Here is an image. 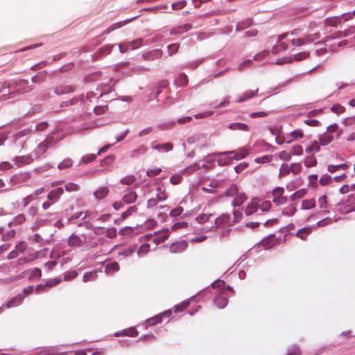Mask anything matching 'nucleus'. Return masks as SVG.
I'll return each mask as SVG.
<instances>
[{
    "label": "nucleus",
    "mask_w": 355,
    "mask_h": 355,
    "mask_svg": "<svg viewBox=\"0 0 355 355\" xmlns=\"http://www.w3.org/2000/svg\"><path fill=\"white\" fill-rule=\"evenodd\" d=\"M52 139L46 138L44 141L39 144L37 148L32 153L35 159L40 158L46 152L52 142Z\"/></svg>",
    "instance_id": "1"
},
{
    "label": "nucleus",
    "mask_w": 355,
    "mask_h": 355,
    "mask_svg": "<svg viewBox=\"0 0 355 355\" xmlns=\"http://www.w3.org/2000/svg\"><path fill=\"white\" fill-rule=\"evenodd\" d=\"M284 189L283 187H277L273 189L272 192V196L273 197L272 201L277 205H281L284 204L287 198L284 196Z\"/></svg>",
    "instance_id": "2"
},
{
    "label": "nucleus",
    "mask_w": 355,
    "mask_h": 355,
    "mask_svg": "<svg viewBox=\"0 0 355 355\" xmlns=\"http://www.w3.org/2000/svg\"><path fill=\"white\" fill-rule=\"evenodd\" d=\"M232 154L234 155V156L232 157V158L234 159L240 160L241 159L246 157L248 155L249 153H248V150L246 148L242 147V148H239L236 150L226 151V152H222V153H218V155L219 156H224L226 155H232Z\"/></svg>",
    "instance_id": "3"
},
{
    "label": "nucleus",
    "mask_w": 355,
    "mask_h": 355,
    "mask_svg": "<svg viewBox=\"0 0 355 355\" xmlns=\"http://www.w3.org/2000/svg\"><path fill=\"white\" fill-rule=\"evenodd\" d=\"M172 314V311L171 310L165 311L154 317L148 318L146 320V325L148 327L153 326L156 324L161 323L162 322L163 318H168Z\"/></svg>",
    "instance_id": "4"
},
{
    "label": "nucleus",
    "mask_w": 355,
    "mask_h": 355,
    "mask_svg": "<svg viewBox=\"0 0 355 355\" xmlns=\"http://www.w3.org/2000/svg\"><path fill=\"white\" fill-rule=\"evenodd\" d=\"M35 157L33 154L23 156H17L13 159L15 164L17 167H21L25 165L31 164L34 161Z\"/></svg>",
    "instance_id": "5"
},
{
    "label": "nucleus",
    "mask_w": 355,
    "mask_h": 355,
    "mask_svg": "<svg viewBox=\"0 0 355 355\" xmlns=\"http://www.w3.org/2000/svg\"><path fill=\"white\" fill-rule=\"evenodd\" d=\"M188 244L186 241H182L172 243L169 247V251L171 253H181L187 248Z\"/></svg>",
    "instance_id": "6"
},
{
    "label": "nucleus",
    "mask_w": 355,
    "mask_h": 355,
    "mask_svg": "<svg viewBox=\"0 0 355 355\" xmlns=\"http://www.w3.org/2000/svg\"><path fill=\"white\" fill-rule=\"evenodd\" d=\"M215 223L217 227L232 225V216L223 214L216 219Z\"/></svg>",
    "instance_id": "7"
},
{
    "label": "nucleus",
    "mask_w": 355,
    "mask_h": 355,
    "mask_svg": "<svg viewBox=\"0 0 355 355\" xmlns=\"http://www.w3.org/2000/svg\"><path fill=\"white\" fill-rule=\"evenodd\" d=\"M85 243V241L76 234H71L68 239V244L71 247H80Z\"/></svg>",
    "instance_id": "8"
},
{
    "label": "nucleus",
    "mask_w": 355,
    "mask_h": 355,
    "mask_svg": "<svg viewBox=\"0 0 355 355\" xmlns=\"http://www.w3.org/2000/svg\"><path fill=\"white\" fill-rule=\"evenodd\" d=\"M304 137V133L302 130L297 129L292 131L289 135H287L286 137H284V141L286 143L290 144L293 140L301 139Z\"/></svg>",
    "instance_id": "9"
},
{
    "label": "nucleus",
    "mask_w": 355,
    "mask_h": 355,
    "mask_svg": "<svg viewBox=\"0 0 355 355\" xmlns=\"http://www.w3.org/2000/svg\"><path fill=\"white\" fill-rule=\"evenodd\" d=\"M214 302L218 308L223 309L225 307L228 303V297L223 291L217 295L214 300Z\"/></svg>",
    "instance_id": "10"
},
{
    "label": "nucleus",
    "mask_w": 355,
    "mask_h": 355,
    "mask_svg": "<svg viewBox=\"0 0 355 355\" xmlns=\"http://www.w3.org/2000/svg\"><path fill=\"white\" fill-rule=\"evenodd\" d=\"M277 243L275 236L274 234H271L268 236L267 238L263 239L260 244L263 248L269 249L272 248Z\"/></svg>",
    "instance_id": "11"
},
{
    "label": "nucleus",
    "mask_w": 355,
    "mask_h": 355,
    "mask_svg": "<svg viewBox=\"0 0 355 355\" xmlns=\"http://www.w3.org/2000/svg\"><path fill=\"white\" fill-rule=\"evenodd\" d=\"M74 87L69 85H62L55 89V93L58 95L69 94L74 91Z\"/></svg>",
    "instance_id": "12"
},
{
    "label": "nucleus",
    "mask_w": 355,
    "mask_h": 355,
    "mask_svg": "<svg viewBox=\"0 0 355 355\" xmlns=\"http://www.w3.org/2000/svg\"><path fill=\"white\" fill-rule=\"evenodd\" d=\"M15 87L18 88L21 93H26L33 89L31 86L28 85V80H20L16 82Z\"/></svg>",
    "instance_id": "13"
},
{
    "label": "nucleus",
    "mask_w": 355,
    "mask_h": 355,
    "mask_svg": "<svg viewBox=\"0 0 355 355\" xmlns=\"http://www.w3.org/2000/svg\"><path fill=\"white\" fill-rule=\"evenodd\" d=\"M258 205L259 200L257 198L252 199L245 208V214L247 215H251L254 214L257 210V208H259Z\"/></svg>",
    "instance_id": "14"
},
{
    "label": "nucleus",
    "mask_w": 355,
    "mask_h": 355,
    "mask_svg": "<svg viewBox=\"0 0 355 355\" xmlns=\"http://www.w3.org/2000/svg\"><path fill=\"white\" fill-rule=\"evenodd\" d=\"M138 335V331L135 327H130L121 331H119L114 334L115 336H128L130 337H135Z\"/></svg>",
    "instance_id": "15"
},
{
    "label": "nucleus",
    "mask_w": 355,
    "mask_h": 355,
    "mask_svg": "<svg viewBox=\"0 0 355 355\" xmlns=\"http://www.w3.org/2000/svg\"><path fill=\"white\" fill-rule=\"evenodd\" d=\"M63 189L61 187L56 188L51 191L47 196L49 200L57 201L60 196L63 193Z\"/></svg>",
    "instance_id": "16"
},
{
    "label": "nucleus",
    "mask_w": 355,
    "mask_h": 355,
    "mask_svg": "<svg viewBox=\"0 0 355 355\" xmlns=\"http://www.w3.org/2000/svg\"><path fill=\"white\" fill-rule=\"evenodd\" d=\"M173 148V145L172 143L167 142L164 144H157L153 146V148L161 151V152H168L171 150Z\"/></svg>",
    "instance_id": "17"
},
{
    "label": "nucleus",
    "mask_w": 355,
    "mask_h": 355,
    "mask_svg": "<svg viewBox=\"0 0 355 355\" xmlns=\"http://www.w3.org/2000/svg\"><path fill=\"white\" fill-rule=\"evenodd\" d=\"M259 89H256L254 91L249 90L243 93L239 98L236 101L237 103H243L247 101L248 99H250L254 96L257 95L258 93Z\"/></svg>",
    "instance_id": "18"
},
{
    "label": "nucleus",
    "mask_w": 355,
    "mask_h": 355,
    "mask_svg": "<svg viewBox=\"0 0 355 355\" xmlns=\"http://www.w3.org/2000/svg\"><path fill=\"white\" fill-rule=\"evenodd\" d=\"M108 193L109 189L107 187H101L94 191V196L97 200H101L105 198Z\"/></svg>",
    "instance_id": "19"
},
{
    "label": "nucleus",
    "mask_w": 355,
    "mask_h": 355,
    "mask_svg": "<svg viewBox=\"0 0 355 355\" xmlns=\"http://www.w3.org/2000/svg\"><path fill=\"white\" fill-rule=\"evenodd\" d=\"M312 229L309 227H305L299 230L296 236L302 240H306L307 236L311 233Z\"/></svg>",
    "instance_id": "20"
},
{
    "label": "nucleus",
    "mask_w": 355,
    "mask_h": 355,
    "mask_svg": "<svg viewBox=\"0 0 355 355\" xmlns=\"http://www.w3.org/2000/svg\"><path fill=\"white\" fill-rule=\"evenodd\" d=\"M130 21V20L122 21L116 22V23L111 25L106 30H105L103 31V35L109 34L112 31H113L116 29H118L119 28H121L122 26H123L125 24H126Z\"/></svg>",
    "instance_id": "21"
},
{
    "label": "nucleus",
    "mask_w": 355,
    "mask_h": 355,
    "mask_svg": "<svg viewBox=\"0 0 355 355\" xmlns=\"http://www.w3.org/2000/svg\"><path fill=\"white\" fill-rule=\"evenodd\" d=\"M120 267L117 262L109 263L106 265L105 272L107 275H112L119 270Z\"/></svg>",
    "instance_id": "22"
},
{
    "label": "nucleus",
    "mask_w": 355,
    "mask_h": 355,
    "mask_svg": "<svg viewBox=\"0 0 355 355\" xmlns=\"http://www.w3.org/2000/svg\"><path fill=\"white\" fill-rule=\"evenodd\" d=\"M320 37L319 33H316L314 34L306 35L304 37H302V40L304 41L303 44H310L311 42H314L315 40H318Z\"/></svg>",
    "instance_id": "23"
},
{
    "label": "nucleus",
    "mask_w": 355,
    "mask_h": 355,
    "mask_svg": "<svg viewBox=\"0 0 355 355\" xmlns=\"http://www.w3.org/2000/svg\"><path fill=\"white\" fill-rule=\"evenodd\" d=\"M288 49V44L285 42H277V44L274 46L271 50L272 53L278 54L282 51H286Z\"/></svg>",
    "instance_id": "24"
},
{
    "label": "nucleus",
    "mask_w": 355,
    "mask_h": 355,
    "mask_svg": "<svg viewBox=\"0 0 355 355\" xmlns=\"http://www.w3.org/2000/svg\"><path fill=\"white\" fill-rule=\"evenodd\" d=\"M246 195L243 192H241L236 198L233 199L232 204L234 207L240 206L246 200Z\"/></svg>",
    "instance_id": "25"
},
{
    "label": "nucleus",
    "mask_w": 355,
    "mask_h": 355,
    "mask_svg": "<svg viewBox=\"0 0 355 355\" xmlns=\"http://www.w3.org/2000/svg\"><path fill=\"white\" fill-rule=\"evenodd\" d=\"M147 147L145 146H139L136 149H134L133 150H132L131 152V157H136L140 155H144L147 152Z\"/></svg>",
    "instance_id": "26"
},
{
    "label": "nucleus",
    "mask_w": 355,
    "mask_h": 355,
    "mask_svg": "<svg viewBox=\"0 0 355 355\" xmlns=\"http://www.w3.org/2000/svg\"><path fill=\"white\" fill-rule=\"evenodd\" d=\"M137 198V194L134 191H130L123 197V201L127 204L132 203Z\"/></svg>",
    "instance_id": "27"
},
{
    "label": "nucleus",
    "mask_w": 355,
    "mask_h": 355,
    "mask_svg": "<svg viewBox=\"0 0 355 355\" xmlns=\"http://www.w3.org/2000/svg\"><path fill=\"white\" fill-rule=\"evenodd\" d=\"M229 128L232 130H243V131H248L249 130L248 125H246L245 123H231L229 125Z\"/></svg>",
    "instance_id": "28"
},
{
    "label": "nucleus",
    "mask_w": 355,
    "mask_h": 355,
    "mask_svg": "<svg viewBox=\"0 0 355 355\" xmlns=\"http://www.w3.org/2000/svg\"><path fill=\"white\" fill-rule=\"evenodd\" d=\"M46 77V71H41L32 78V81L34 83H41L45 81Z\"/></svg>",
    "instance_id": "29"
},
{
    "label": "nucleus",
    "mask_w": 355,
    "mask_h": 355,
    "mask_svg": "<svg viewBox=\"0 0 355 355\" xmlns=\"http://www.w3.org/2000/svg\"><path fill=\"white\" fill-rule=\"evenodd\" d=\"M296 211L295 205L292 204L288 206L284 207L282 210V214L287 216H292Z\"/></svg>",
    "instance_id": "30"
},
{
    "label": "nucleus",
    "mask_w": 355,
    "mask_h": 355,
    "mask_svg": "<svg viewBox=\"0 0 355 355\" xmlns=\"http://www.w3.org/2000/svg\"><path fill=\"white\" fill-rule=\"evenodd\" d=\"M333 141V136L329 134H324L320 137V144L324 146Z\"/></svg>",
    "instance_id": "31"
},
{
    "label": "nucleus",
    "mask_w": 355,
    "mask_h": 355,
    "mask_svg": "<svg viewBox=\"0 0 355 355\" xmlns=\"http://www.w3.org/2000/svg\"><path fill=\"white\" fill-rule=\"evenodd\" d=\"M96 277L97 274L96 270L89 271L85 273L83 280L84 282L94 281L96 279Z\"/></svg>",
    "instance_id": "32"
},
{
    "label": "nucleus",
    "mask_w": 355,
    "mask_h": 355,
    "mask_svg": "<svg viewBox=\"0 0 355 355\" xmlns=\"http://www.w3.org/2000/svg\"><path fill=\"white\" fill-rule=\"evenodd\" d=\"M315 207V202L314 199L304 200L302 202V209H309Z\"/></svg>",
    "instance_id": "33"
},
{
    "label": "nucleus",
    "mask_w": 355,
    "mask_h": 355,
    "mask_svg": "<svg viewBox=\"0 0 355 355\" xmlns=\"http://www.w3.org/2000/svg\"><path fill=\"white\" fill-rule=\"evenodd\" d=\"M304 164L306 167H313L317 164V159L313 155L306 157L304 159Z\"/></svg>",
    "instance_id": "34"
},
{
    "label": "nucleus",
    "mask_w": 355,
    "mask_h": 355,
    "mask_svg": "<svg viewBox=\"0 0 355 355\" xmlns=\"http://www.w3.org/2000/svg\"><path fill=\"white\" fill-rule=\"evenodd\" d=\"M348 168V165L346 164H341L338 165H329L328 166V171L330 173H334L335 171L342 169V170H346Z\"/></svg>",
    "instance_id": "35"
},
{
    "label": "nucleus",
    "mask_w": 355,
    "mask_h": 355,
    "mask_svg": "<svg viewBox=\"0 0 355 355\" xmlns=\"http://www.w3.org/2000/svg\"><path fill=\"white\" fill-rule=\"evenodd\" d=\"M42 276V271L40 268H35L29 270L30 279H39Z\"/></svg>",
    "instance_id": "36"
},
{
    "label": "nucleus",
    "mask_w": 355,
    "mask_h": 355,
    "mask_svg": "<svg viewBox=\"0 0 355 355\" xmlns=\"http://www.w3.org/2000/svg\"><path fill=\"white\" fill-rule=\"evenodd\" d=\"M189 82L188 77L184 74H180L176 80V83L179 86H185Z\"/></svg>",
    "instance_id": "37"
},
{
    "label": "nucleus",
    "mask_w": 355,
    "mask_h": 355,
    "mask_svg": "<svg viewBox=\"0 0 355 355\" xmlns=\"http://www.w3.org/2000/svg\"><path fill=\"white\" fill-rule=\"evenodd\" d=\"M306 193V190L305 189H300L293 193L291 196V199L292 200H295L297 199H300L303 198Z\"/></svg>",
    "instance_id": "38"
},
{
    "label": "nucleus",
    "mask_w": 355,
    "mask_h": 355,
    "mask_svg": "<svg viewBox=\"0 0 355 355\" xmlns=\"http://www.w3.org/2000/svg\"><path fill=\"white\" fill-rule=\"evenodd\" d=\"M239 191L238 187L232 184L226 191L225 194L229 197H234V195L237 193V191Z\"/></svg>",
    "instance_id": "39"
},
{
    "label": "nucleus",
    "mask_w": 355,
    "mask_h": 355,
    "mask_svg": "<svg viewBox=\"0 0 355 355\" xmlns=\"http://www.w3.org/2000/svg\"><path fill=\"white\" fill-rule=\"evenodd\" d=\"M189 305V302L184 301L174 306V312L179 313L184 311Z\"/></svg>",
    "instance_id": "40"
},
{
    "label": "nucleus",
    "mask_w": 355,
    "mask_h": 355,
    "mask_svg": "<svg viewBox=\"0 0 355 355\" xmlns=\"http://www.w3.org/2000/svg\"><path fill=\"white\" fill-rule=\"evenodd\" d=\"M320 150V144L317 141H313L312 144L306 148L305 151L307 153H317Z\"/></svg>",
    "instance_id": "41"
},
{
    "label": "nucleus",
    "mask_w": 355,
    "mask_h": 355,
    "mask_svg": "<svg viewBox=\"0 0 355 355\" xmlns=\"http://www.w3.org/2000/svg\"><path fill=\"white\" fill-rule=\"evenodd\" d=\"M136 180V178L132 175H127L126 177L121 179L120 182L123 184L130 185L134 183Z\"/></svg>",
    "instance_id": "42"
},
{
    "label": "nucleus",
    "mask_w": 355,
    "mask_h": 355,
    "mask_svg": "<svg viewBox=\"0 0 355 355\" xmlns=\"http://www.w3.org/2000/svg\"><path fill=\"white\" fill-rule=\"evenodd\" d=\"M258 207L263 211H268L271 207V202L270 201L266 200L261 202L259 200V205Z\"/></svg>",
    "instance_id": "43"
},
{
    "label": "nucleus",
    "mask_w": 355,
    "mask_h": 355,
    "mask_svg": "<svg viewBox=\"0 0 355 355\" xmlns=\"http://www.w3.org/2000/svg\"><path fill=\"white\" fill-rule=\"evenodd\" d=\"M103 233L110 239L115 238L117 234L116 229L114 227L107 228L105 232H103Z\"/></svg>",
    "instance_id": "44"
},
{
    "label": "nucleus",
    "mask_w": 355,
    "mask_h": 355,
    "mask_svg": "<svg viewBox=\"0 0 355 355\" xmlns=\"http://www.w3.org/2000/svg\"><path fill=\"white\" fill-rule=\"evenodd\" d=\"M309 53L307 51H303L299 53H297L294 55L293 60L295 61H301L309 57Z\"/></svg>",
    "instance_id": "45"
},
{
    "label": "nucleus",
    "mask_w": 355,
    "mask_h": 355,
    "mask_svg": "<svg viewBox=\"0 0 355 355\" xmlns=\"http://www.w3.org/2000/svg\"><path fill=\"white\" fill-rule=\"evenodd\" d=\"M167 198V195L165 193V189H162L161 187L157 189V199L159 201H164Z\"/></svg>",
    "instance_id": "46"
},
{
    "label": "nucleus",
    "mask_w": 355,
    "mask_h": 355,
    "mask_svg": "<svg viewBox=\"0 0 355 355\" xmlns=\"http://www.w3.org/2000/svg\"><path fill=\"white\" fill-rule=\"evenodd\" d=\"M179 48H180V45L177 43L171 44L168 45V52H169L168 55L171 56L174 53H176L178 51Z\"/></svg>",
    "instance_id": "47"
},
{
    "label": "nucleus",
    "mask_w": 355,
    "mask_h": 355,
    "mask_svg": "<svg viewBox=\"0 0 355 355\" xmlns=\"http://www.w3.org/2000/svg\"><path fill=\"white\" fill-rule=\"evenodd\" d=\"M72 163L73 162L71 159H64L58 164V168L60 169H65L69 168L70 166H72Z\"/></svg>",
    "instance_id": "48"
},
{
    "label": "nucleus",
    "mask_w": 355,
    "mask_h": 355,
    "mask_svg": "<svg viewBox=\"0 0 355 355\" xmlns=\"http://www.w3.org/2000/svg\"><path fill=\"white\" fill-rule=\"evenodd\" d=\"M291 172V168L290 166L288 164H282L279 169V175L280 176H285L289 174Z\"/></svg>",
    "instance_id": "49"
},
{
    "label": "nucleus",
    "mask_w": 355,
    "mask_h": 355,
    "mask_svg": "<svg viewBox=\"0 0 355 355\" xmlns=\"http://www.w3.org/2000/svg\"><path fill=\"white\" fill-rule=\"evenodd\" d=\"M291 171L294 174H298L302 171V166L300 163H293L290 166Z\"/></svg>",
    "instance_id": "50"
},
{
    "label": "nucleus",
    "mask_w": 355,
    "mask_h": 355,
    "mask_svg": "<svg viewBox=\"0 0 355 355\" xmlns=\"http://www.w3.org/2000/svg\"><path fill=\"white\" fill-rule=\"evenodd\" d=\"M150 246L149 244H143L141 245L139 250H138V254L141 255H144L146 254L148 252L150 251Z\"/></svg>",
    "instance_id": "51"
},
{
    "label": "nucleus",
    "mask_w": 355,
    "mask_h": 355,
    "mask_svg": "<svg viewBox=\"0 0 355 355\" xmlns=\"http://www.w3.org/2000/svg\"><path fill=\"white\" fill-rule=\"evenodd\" d=\"M65 189L69 192L76 191L79 189V186L75 183L69 182L65 184Z\"/></svg>",
    "instance_id": "52"
},
{
    "label": "nucleus",
    "mask_w": 355,
    "mask_h": 355,
    "mask_svg": "<svg viewBox=\"0 0 355 355\" xmlns=\"http://www.w3.org/2000/svg\"><path fill=\"white\" fill-rule=\"evenodd\" d=\"M279 157L282 160L288 161L291 159V153L286 150H283L279 153Z\"/></svg>",
    "instance_id": "53"
},
{
    "label": "nucleus",
    "mask_w": 355,
    "mask_h": 355,
    "mask_svg": "<svg viewBox=\"0 0 355 355\" xmlns=\"http://www.w3.org/2000/svg\"><path fill=\"white\" fill-rule=\"evenodd\" d=\"M142 44L141 39H137L129 42V45L132 50L139 48Z\"/></svg>",
    "instance_id": "54"
},
{
    "label": "nucleus",
    "mask_w": 355,
    "mask_h": 355,
    "mask_svg": "<svg viewBox=\"0 0 355 355\" xmlns=\"http://www.w3.org/2000/svg\"><path fill=\"white\" fill-rule=\"evenodd\" d=\"M331 111L336 114L343 113L345 110V107L339 104H335L332 105L331 108Z\"/></svg>",
    "instance_id": "55"
},
{
    "label": "nucleus",
    "mask_w": 355,
    "mask_h": 355,
    "mask_svg": "<svg viewBox=\"0 0 355 355\" xmlns=\"http://www.w3.org/2000/svg\"><path fill=\"white\" fill-rule=\"evenodd\" d=\"M320 207L322 209H326L328 207L327 197L326 195H323L318 200Z\"/></svg>",
    "instance_id": "56"
},
{
    "label": "nucleus",
    "mask_w": 355,
    "mask_h": 355,
    "mask_svg": "<svg viewBox=\"0 0 355 355\" xmlns=\"http://www.w3.org/2000/svg\"><path fill=\"white\" fill-rule=\"evenodd\" d=\"M78 275V272L75 270H71L66 272L64 275V279L66 281L73 279Z\"/></svg>",
    "instance_id": "57"
},
{
    "label": "nucleus",
    "mask_w": 355,
    "mask_h": 355,
    "mask_svg": "<svg viewBox=\"0 0 355 355\" xmlns=\"http://www.w3.org/2000/svg\"><path fill=\"white\" fill-rule=\"evenodd\" d=\"M162 170L161 168H157L155 169L148 170L146 172V175L149 178H153V177H155L156 175H159L162 172Z\"/></svg>",
    "instance_id": "58"
},
{
    "label": "nucleus",
    "mask_w": 355,
    "mask_h": 355,
    "mask_svg": "<svg viewBox=\"0 0 355 355\" xmlns=\"http://www.w3.org/2000/svg\"><path fill=\"white\" fill-rule=\"evenodd\" d=\"M99 76H100V73H92L91 75L86 76L84 79V81H85V83H90L92 81H96V80H98Z\"/></svg>",
    "instance_id": "59"
},
{
    "label": "nucleus",
    "mask_w": 355,
    "mask_h": 355,
    "mask_svg": "<svg viewBox=\"0 0 355 355\" xmlns=\"http://www.w3.org/2000/svg\"><path fill=\"white\" fill-rule=\"evenodd\" d=\"M293 61V58L291 56L284 57L277 60L276 63L277 64H284L285 63H291Z\"/></svg>",
    "instance_id": "60"
},
{
    "label": "nucleus",
    "mask_w": 355,
    "mask_h": 355,
    "mask_svg": "<svg viewBox=\"0 0 355 355\" xmlns=\"http://www.w3.org/2000/svg\"><path fill=\"white\" fill-rule=\"evenodd\" d=\"M242 218V213L239 211H234L233 212V216H232V224L234 225L235 223H237L241 220Z\"/></svg>",
    "instance_id": "61"
},
{
    "label": "nucleus",
    "mask_w": 355,
    "mask_h": 355,
    "mask_svg": "<svg viewBox=\"0 0 355 355\" xmlns=\"http://www.w3.org/2000/svg\"><path fill=\"white\" fill-rule=\"evenodd\" d=\"M183 212V208L182 207H178L170 211L169 215L171 217H178Z\"/></svg>",
    "instance_id": "62"
},
{
    "label": "nucleus",
    "mask_w": 355,
    "mask_h": 355,
    "mask_svg": "<svg viewBox=\"0 0 355 355\" xmlns=\"http://www.w3.org/2000/svg\"><path fill=\"white\" fill-rule=\"evenodd\" d=\"M25 221H26V216H25V215H24L23 214H21L17 215V216L14 218V223H15V225H20V224H22V223H24Z\"/></svg>",
    "instance_id": "63"
},
{
    "label": "nucleus",
    "mask_w": 355,
    "mask_h": 355,
    "mask_svg": "<svg viewBox=\"0 0 355 355\" xmlns=\"http://www.w3.org/2000/svg\"><path fill=\"white\" fill-rule=\"evenodd\" d=\"M301 354H302L301 349L297 346H293V347H291L287 354V355H301Z\"/></svg>",
    "instance_id": "64"
}]
</instances>
